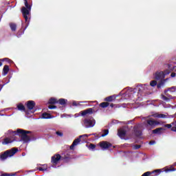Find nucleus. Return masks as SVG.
Segmentation results:
<instances>
[{
  "label": "nucleus",
  "instance_id": "dca6fc26",
  "mask_svg": "<svg viewBox=\"0 0 176 176\" xmlns=\"http://www.w3.org/2000/svg\"><path fill=\"white\" fill-rule=\"evenodd\" d=\"M87 113H93V109L90 108L87 110L81 111V116H86Z\"/></svg>",
  "mask_w": 176,
  "mask_h": 176
},
{
  "label": "nucleus",
  "instance_id": "39448f33",
  "mask_svg": "<svg viewBox=\"0 0 176 176\" xmlns=\"http://www.w3.org/2000/svg\"><path fill=\"white\" fill-rule=\"evenodd\" d=\"M148 117L145 118L146 123V127H150L151 129H155L157 124H159V122H157L156 120L150 118L148 119Z\"/></svg>",
  "mask_w": 176,
  "mask_h": 176
},
{
  "label": "nucleus",
  "instance_id": "c03bdc74",
  "mask_svg": "<svg viewBox=\"0 0 176 176\" xmlns=\"http://www.w3.org/2000/svg\"><path fill=\"white\" fill-rule=\"evenodd\" d=\"M170 171H175V168H173V169H168L167 170H166V173H168V172H170Z\"/></svg>",
  "mask_w": 176,
  "mask_h": 176
},
{
  "label": "nucleus",
  "instance_id": "423d86ee",
  "mask_svg": "<svg viewBox=\"0 0 176 176\" xmlns=\"http://www.w3.org/2000/svg\"><path fill=\"white\" fill-rule=\"evenodd\" d=\"M137 89L140 93H146V90H149V85L148 84L140 85L137 87Z\"/></svg>",
  "mask_w": 176,
  "mask_h": 176
},
{
  "label": "nucleus",
  "instance_id": "864d4df0",
  "mask_svg": "<svg viewBox=\"0 0 176 176\" xmlns=\"http://www.w3.org/2000/svg\"><path fill=\"white\" fill-rule=\"evenodd\" d=\"M21 36V34L18 33V36H17L19 37V36Z\"/></svg>",
  "mask_w": 176,
  "mask_h": 176
},
{
  "label": "nucleus",
  "instance_id": "4be33fe9",
  "mask_svg": "<svg viewBox=\"0 0 176 176\" xmlns=\"http://www.w3.org/2000/svg\"><path fill=\"white\" fill-rule=\"evenodd\" d=\"M67 100L64 99V98H60L59 99V100L58 101V102H59V104L60 105H65V104H67Z\"/></svg>",
  "mask_w": 176,
  "mask_h": 176
},
{
  "label": "nucleus",
  "instance_id": "f3484780",
  "mask_svg": "<svg viewBox=\"0 0 176 176\" xmlns=\"http://www.w3.org/2000/svg\"><path fill=\"white\" fill-rule=\"evenodd\" d=\"M135 93V89H133V88H131L129 91L126 92L127 96L130 97V98H133V94Z\"/></svg>",
  "mask_w": 176,
  "mask_h": 176
},
{
  "label": "nucleus",
  "instance_id": "4c0bfd02",
  "mask_svg": "<svg viewBox=\"0 0 176 176\" xmlns=\"http://www.w3.org/2000/svg\"><path fill=\"white\" fill-rule=\"evenodd\" d=\"M9 82H10V80L3 85H0V91L2 90V88L3 87V86H5V85H7V83H9Z\"/></svg>",
  "mask_w": 176,
  "mask_h": 176
},
{
  "label": "nucleus",
  "instance_id": "8fccbe9b",
  "mask_svg": "<svg viewBox=\"0 0 176 176\" xmlns=\"http://www.w3.org/2000/svg\"><path fill=\"white\" fill-rule=\"evenodd\" d=\"M110 107H111V108H113V107H115V104H110Z\"/></svg>",
  "mask_w": 176,
  "mask_h": 176
},
{
  "label": "nucleus",
  "instance_id": "4468645a",
  "mask_svg": "<svg viewBox=\"0 0 176 176\" xmlns=\"http://www.w3.org/2000/svg\"><path fill=\"white\" fill-rule=\"evenodd\" d=\"M80 142V138H77L76 139L72 144L70 146V149H74V148H75V146H76V145H79V143Z\"/></svg>",
  "mask_w": 176,
  "mask_h": 176
},
{
  "label": "nucleus",
  "instance_id": "0eeeda50",
  "mask_svg": "<svg viewBox=\"0 0 176 176\" xmlns=\"http://www.w3.org/2000/svg\"><path fill=\"white\" fill-rule=\"evenodd\" d=\"M166 76V74L163 72H157L154 74V78L156 79V80H160V79H164V77Z\"/></svg>",
  "mask_w": 176,
  "mask_h": 176
},
{
  "label": "nucleus",
  "instance_id": "5701e85b",
  "mask_svg": "<svg viewBox=\"0 0 176 176\" xmlns=\"http://www.w3.org/2000/svg\"><path fill=\"white\" fill-rule=\"evenodd\" d=\"M109 106V103L107 102H103L100 104V107H101V108H107Z\"/></svg>",
  "mask_w": 176,
  "mask_h": 176
},
{
  "label": "nucleus",
  "instance_id": "e433bc0d",
  "mask_svg": "<svg viewBox=\"0 0 176 176\" xmlns=\"http://www.w3.org/2000/svg\"><path fill=\"white\" fill-rule=\"evenodd\" d=\"M49 109H56V108H57V107L54 106V105H50L48 107Z\"/></svg>",
  "mask_w": 176,
  "mask_h": 176
},
{
  "label": "nucleus",
  "instance_id": "c9c22d12",
  "mask_svg": "<svg viewBox=\"0 0 176 176\" xmlns=\"http://www.w3.org/2000/svg\"><path fill=\"white\" fill-rule=\"evenodd\" d=\"M165 127H167V129H171L173 127V123L166 124Z\"/></svg>",
  "mask_w": 176,
  "mask_h": 176
},
{
  "label": "nucleus",
  "instance_id": "79ce46f5",
  "mask_svg": "<svg viewBox=\"0 0 176 176\" xmlns=\"http://www.w3.org/2000/svg\"><path fill=\"white\" fill-rule=\"evenodd\" d=\"M156 144V142H155V141H151L150 142H149V144L150 145H155Z\"/></svg>",
  "mask_w": 176,
  "mask_h": 176
},
{
  "label": "nucleus",
  "instance_id": "a211bd4d",
  "mask_svg": "<svg viewBox=\"0 0 176 176\" xmlns=\"http://www.w3.org/2000/svg\"><path fill=\"white\" fill-rule=\"evenodd\" d=\"M167 80H168V78L164 79V80H161L160 83L157 85V87L158 89H160V87H162V86H164V83H166V82H167Z\"/></svg>",
  "mask_w": 176,
  "mask_h": 176
},
{
  "label": "nucleus",
  "instance_id": "ea45409f",
  "mask_svg": "<svg viewBox=\"0 0 176 176\" xmlns=\"http://www.w3.org/2000/svg\"><path fill=\"white\" fill-rule=\"evenodd\" d=\"M16 174L9 175L8 173L2 174L1 176H14Z\"/></svg>",
  "mask_w": 176,
  "mask_h": 176
},
{
  "label": "nucleus",
  "instance_id": "c85d7f7f",
  "mask_svg": "<svg viewBox=\"0 0 176 176\" xmlns=\"http://www.w3.org/2000/svg\"><path fill=\"white\" fill-rule=\"evenodd\" d=\"M162 98L164 100V101H166V102H169L170 98H168V96H165L164 95H162Z\"/></svg>",
  "mask_w": 176,
  "mask_h": 176
},
{
  "label": "nucleus",
  "instance_id": "37998d69",
  "mask_svg": "<svg viewBox=\"0 0 176 176\" xmlns=\"http://www.w3.org/2000/svg\"><path fill=\"white\" fill-rule=\"evenodd\" d=\"M72 105H74V107H78V103L76 102V101H74Z\"/></svg>",
  "mask_w": 176,
  "mask_h": 176
},
{
  "label": "nucleus",
  "instance_id": "1a4fd4ad",
  "mask_svg": "<svg viewBox=\"0 0 176 176\" xmlns=\"http://www.w3.org/2000/svg\"><path fill=\"white\" fill-rule=\"evenodd\" d=\"M61 155L59 154L55 155L52 157V163L53 164H57L60 160H61Z\"/></svg>",
  "mask_w": 176,
  "mask_h": 176
},
{
  "label": "nucleus",
  "instance_id": "72a5a7b5",
  "mask_svg": "<svg viewBox=\"0 0 176 176\" xmlns=\"http://www.w3.org/2000/svg\"><path fill=\"white\" fill-rule=\"evenodd\" d=\"M1 61H7L8 63H12V60L8 58H3V59H1Z\"/></svg>",
  "mask_w": 176,
  "mask_h": 176
},
{
  "label": "nucleus",
  "instance_id": "6e6d98bb",
  "mask_svg": "<svg viewBox=\"0 0 176 176\" xmlns=\"http://www.w3.org/2000/svg\"><path fill=\"white\" fill-rule=\"evenodd\" d=\"M23 156H25V154H23Z\"/></svg>",
  "mask_w": 176,
  "mask_h": 176
},
{
  "label": "nucleus",
  "instance_id": "9d476101",
  "mask_svg": "<svg viewBox=\"0 0 176 176\" xmlns=\"http://www.w3.org/2000/svg\"><path fill=\"white\" fill-rule=\"evenodd\" d=\"M118 135L120 138L124 140V137H126V129H124V128H120L118 130Z\"/></svg>",
  "mask_w": 176,
  "mask_h": 176
},
{
  "label": "nucleus",
  "instance_id": "6e6552de",
  "mask_svg": "<svg viewBox=\"0 0 176 176\" xmlns=\"http://www.w3.org/2000/svg\"><path fill=\"white\" fill-rule=\"evenodd\" d=\"M141 127H142V124H139L134 127V132L136 135H141L142 134V132L141 131V130H142V128Z\"/></svg>",
  "mask_w": 176,
  "mask_h": 176
},
{
  "label": "nucleus",
  "instance_id": "7ed1b4c3",
  "mask_svg": "<svg viewBox=\"0 0 176 176\" xmlns=\"http://www.w3.org/2000/svg\"><path fill=\"white\" fill-rule=\"evenodd\" d=\"M17 152H19V149L16 148H12L10 150H7L0 155V159L2 162H3L4 160H6L8 157H12V156H14Z\"/></svg>",
  "mask_w": 176,
  "mask_h": 176
},
{
  "label": "nucleus",
  "instance_id": "412c9836",
  "mask_svg": "<svg viewBox=\"0 0 176 176\" xmlns=\"http://www.w3.org/2000/svg\"><path fill=\"white\" fill-rule=\"evenodd\" d=\"M17 108L19 111H25V107H24V104L21 103L17 104Z\"/></svg>",
  "mask_w": 176,
  "mask_h": 176
},
{
  "label": "nucleus",
  "instance_id": "3c124183",
  "mask_svg": "<svg viewBox=\"0 0 176 176\" xmlns=\"http://www.w3.org/2000/svg\"><path fill=\"white\" fill-rule=\"evenodd\" d=\"M2 60L0 59V67H2Z\"/></svg>",
  "mask_w": 176,
  "mask_h": 176
},
{
  "label": "nucleus",
  "instance_id": "f03ea898",
  "mask_svg": "<svg viewBox=\"0 0 176 176\" xmlns=\"http://www.w3.org/2000/svg\"><path fill=\"white\" fill-rule=\"evenodd\" d=\"M24 1H25L24 3L25 7L22 8L21 12H22L23 16L25 19L26 26L23 30V32H22V34H24V31L27 30V27H28V25L30 24V20L28 19V16H30V12H31V8H32V6L28 5V0H24Z\"/></svg>",
  "mask_w": 176,
  "mask_h": 176
},
{
  "label": "nucleus",
  "instance_id": "9b49d317",
  "mask_svg": "<svg viewBox=\"0 0 176 176\" xmlns=\"http://www.w3.org/2000/svg\"><path fill=\"white\" fill-rule=\"evenodd\" d=\"M100 146L103 151H105V149H108L111 146V144L108 143V142H102L100 143Z\"/></svg>",
  "mask_w": 176,
  "mask_h": 176
},
{
  "label": "nucleus",
  "instance_id": "5fc2aeb1",
  "mask_svg": "<svg viewBox=\"0 0 176 176\" xmlns=\"http://www.w3.org/2000/svg\"><path fill=\"white\" fill-rule=\"evenodd\" d=\"M0 116H3V114H0Z\"/></svg>",
  "mask_w": 176,
  "mask_h": 176
},
{
  "label": "nucleus",
  "instance_id": "4d7b16f0",
  "mask_svg": "<svg viewBox=\"0 0 176 176\" xmlns=\"http://www.w3.org/2000/svg\"><path fill=\"white\" fill-rule=\"evenodd\" d=\"M52 167L56 168V166H52Z\"/></svg>",
  "mask_w": 176,
  "mask_h": 176
},
{
  "label": "nucleus",
  "instance_id": "c756f323",
  "mask_svg": "<svg viewBox=\"0 0 176 176\" xmlns=\"http://www.w3.org/2000/svg\"><path fill=\"white\" fill-rule=\"evenodd\" d=\"M172 131H176V121L172 123V128H171Z\"/></svg>",
  "mask_w": 176,
  "mask_h": 176
},
{
  "label": "nucleus",
  "instance_id": "ddd939ff",
  "mask_svg": "<svg viewBox=\"0 0 176 176\" xmlns=\"http://www.w3.org/2000/svg\"><path fill=\"white\" fill-rule=\"evenodd\" d=\"M40 119H53V116L47 113H43L41 116L40 117Z\"/></svg>",
  "mask_w": 176,
  "mask_h": 176
},
{
  "label": "nucleus",
  "instance_id": "bb28decb",
  "mask_svg": "<svg viewBox=\"0 0 176 176\" xmlns=\"http://www.w3.org/2000/svg\"><path fill=\"white\" fill-rule=\"evenodd\" d=\"M156 85H157V82L156 80H151L150 82V86H151V87H155V86H156Z\"/></svg>",
  "mask_w": 176,
  "mask_h": 176
},
{
  "label": "nucleus",
  "instance_id": "f8f14e48",
  "mask_svg": "<svg viewBox=\"0 0 176 176\" xmlns=\"http://www.w3.org/2000/svg\"><path fill=\"white\" fill-rule=\"evenodd\" d=\"M26 106L28 109H34V107H35V102H34V100H29L28 101Z\"/></svg>",
  "mask_w": 176,
  "mask_h": 176
},
{
  "label": "nucleus",
  "instance_id": "09e8293b",
  "mask_svg": "<svg viewBox=\"0 0 176 176\" xmlns=\"http://www.w3.org/2000/svg\"><path fill=\"white\" fill-rule=\"evenodd\" d=\"M170 104H168L166 107V106H164V108H170Z\"/></svg>",
  "mask_w": 176,
  "mask_h": 176
},
{
  "label": "nucleus",
  "instance_id": "20e7f679",
  "mask_svg": "<svg viewBox=\"0 0 176 176\" xmlns=\"http://www.w3.org/2000/svg\"><path fill=\"white\" fill-rule=\"evenodd\" d=\"M82 126L86 129H90L96 126V120L94 118H87L83 120Z\"/></svg>",
  "mask_w": 176,
  "mask_h": 176
},
{
  "label": "nucleus",
  "instance_id": "7c9ffc66",
  "mask_svg": "<svg viewBox=\"0 0 176 176\" xmlns=\"http://www.w3.org/2000/svg\"><path fill=\"white\" fill-rule=\"evenodd\" d=\"M103 134H102L101 137H105L106 135H108V134L109 133V131L108 129H105L103 131Z\"/></svg>",
  "mask_w": 176,
  "mask_h": 176
},
{
  "label": "nucleus",
  "instance_id": "a19ab883",
  "mask_svg": "<svg viewBox=\"0 0 176 176\" xmlns=\"http://www.w3.org/2000/svg\"><path fill=\"white\" fill-rule=\"evenodd\" d=\"M82 137H90V135L85 134V135H80V138H82Z\"/></svg>",
  "mask_w": 176,
  "mask_h": 176
},
{
  "label": "nucleus",
  "instance_id": "a18cd8bd",
  "mask_svg": "<svg viewBox=\"0 0 176 176\" xmlns=\"http://www.w3.org/2000/svg\"><path fill=\"white\" fill-rule=\"evenodd\" d=\"M175 73H172L171 74H170V76H171V78H175Z\"/></svg>",
  "mask_w": 176,
  "mask_h": 176
},
{
  "label": "nucleus",
  "instance_id": "58836bf2",
  "mask_svg": "<svg viewBox=\"0 0 176 176\" xmlns=\"http://www.w3.org/2000/svg\"><path fill=\"white\" fill-rule=\"evenodd\" d=\"M56 135H58L59 137H63V134L62 132L57 131Z\"/></svg>",
  "mask_w": 176,
  "mask_h": 176
},
{
  "label": "nucleus",
  "instance_id": "de8ad7c7",
  "mask_svg": "<svg viewBox=\"0 0 176 176\" xmlns=\"http://www.w3.org/2000/svg\"><path fill=\"white\" fill-rule=\"evenodd\" d=\"M87 101L79 102L78 104H86Z\"/></svg>",
  "mask_w": 176,
  "mask_h": 176
},
{
  "label": "nucleus",
  "instance_id": "b1692460",
  "mask_svg": "<svg viewBox=\"0 0 176 176\" xmlns=\"http://www.w3.org/2000/svg\"><path fill=\"white\" fill-rule=\"evenodd\" d=\"M38 170L39 171H47V165H43V167H39Z\"/></svg>",
  "mask_w": 176,
  "mask_h": 176
},
{
  "label": "nucleus",
  "instance_id": "49530a36",
  "mask_svg": "<svg viewBox=\"0 0 176 176\" xmlns=\"http://www.w3.org/2000/svg\"><path fill=\"white\" fill-rule=\"evenodd\" d=\"M79 116H80V114H79V113H76L74 115V118H79Z\"/></svg>",
  "mask_w": 176,
  "mask_h": 176
},
{
  "label": "nucleus",
  "instance_id": "aec40b11",
  "mask_svg": "<svg viewBox=\"0 0 176 176\" xmlns=\"http://www.w3.org/2000/svg\"><path fill=\"white\" fill-rule=\"evenodd\" d=\"M10 27L11 28V31H16V30H17V25H16V23H10Z\"/></svg>",
  "mask_w": 176,
  "mask_h": 176
},
{
  "label": "nucleus",
  "instance_id": "2eb2a0df",
  "mask_svg": "<svg viewBox=\"0 0 176 176\" xmlns=\"http://www.w3.org/2000/svg\"><path fill=\"white\" fill-rule=\"evenodd\" d=\"M9 71H10L9 66L6 65H4L3 72H2L3 76H6V75H8V74L9 73Z\"/></svg>",
  "mask_w": 176,
  "mask_h": 176
},
{
  "label": "nucleus",
  "instance_id": "f257e3e1",
  "mask_svg": "<svg viewBox=\"0 0 176 176\" xmlns=\"http://www.w3.org/2000/svg\"><path fill=\"white\" fill-rule=\"evenodd\" d=\"M8 133V136L2 142L3 145H8L9 144H12V142H14V141H16L14 135H20L21 140L24 142V144H27L31 141V138L27 135L30 133V131H24L23 129H17L14 131L10 130Z\"/></svg>",
  "mask_w": 176,
  "mask_h": 176
},
{
  "label": "nucleus",
  "instance_id": "13d9d810",
  "mask_svg": "<svg viewBox=\"0 0 176 176\" xmlns=\"http://www.w3.org/2000/svg\"><path fill=\"white\" fill-rule=\"evenodd\" d=\"M0 21H1V18H0Z\"/></svg>",
  "mask_w": 176,
  "mask_h": 176
},
{
  "label": "nucleus",
  "instance_id": "6ab92c4d",
  "mask_svg": "<svg viewBox=\"0 0 176 176\" xmlns=\"http://www.w3.org/2000/svg\"><path fill=\"white\" fill-rule=\"evenodd\" d=\"M115 98H116L115 96H111L107 97L104 99V101H107L109 102H112V101H114Z\"/></svg>",
  "mask_w": 176,
  "mask_h": 176
},
{
  "label": "nucleus",
  "instance_id": "393cba45",
  "mask_svg": "<svg viewBox=\"0 0 176 176\" xmlns=\"http://www.w3.org/2000/svg\"><path fill=\"white\" fill-rule=\"evenodd\" d=\"M57 102H58V101L54 98H52L49 100V104H57Z\"/></svg>",
  "mask_w": 176,
  "mask_h": 176
},
{
  "label": "nucleus",
  "instance_id": "2f4dec72",
  "mask_svg": "<svg viewBox=\"0 0 176 176\" xmlns=\"http://www.w3.org/2000/svg\"><path fill=\"white\" fill-rule=\"evenodd\" d=\"M96 148V145L91 144L89 146V149H90V151H94V149Z\"/></svg>",
  "mask_w": 176,
  "mask_h": 176
},
{
  "label": "nucleus",
  "instance_id": "473e14b6",
  "mask_svg": "<svg viewBox=\"0 0 176 176\" xmlns=\"http://www.w3.org/2000/svg\"><path fill=\"white\" fill-rule=\"evenodd\" d=\"M140 148H141V145L140 144L133 145V149H140Z\"/></svg>",
  "mask_w": 176,
  "mask_h": 176
},
{
  "label": "nucleus",
  "instance_id": "f704fd0d",
  "mask_svg": "<svg viewBox=\"0 0 176 176\" xmlns=\"http://www.w3.org/2000/svg\"><path fill=\"white\" fill-rule=\"evenodd\" d=\"M166 96H167L168 98H169V101L170 100H174V98H176V97H173L171 95H168L167 94H166Z\"/></svg>",
  "mask_w": 176,
  "mask_h": 176
},
{
  "label": "nucleus",
  "instance_id": "cd10ccee",
  "mask_svg": "<svg viewBox=\"0 0 176 176\" xmlns=\"http://www.w3.org/2000/svg\"><path fill=\"white\" fill-rule=\"evenodd\" d=\"M162 130V128H157L156 129H154L153 131V134H160V131Z\"/></svg>",
  "mask_w": 176,
  "mask_h": 176
},
{
  "label": "nucleus",
  "instance_id": "a878e982",
  "mask_svg": "<svg viewBox=\"0 0 176 176\" xmlns=\"http://www.w3.org/2000/svg\"><path fill=\"white\" fill-rule=\"evenodd\" d=\"M176 90V87H172L170 88H169L168 89L164 91L165 94L166 93H167V91H170L171 93H174V91H175Z\"/></svg>",
  "mask_w": 176,
  "mask_h": 176
},
{
  "label": "nucleus",
  "instance_id": "603ef678",
  "mask_svg": "<svg viewBox=\"0 0 176 176\" xmlns=\"http://www.w3.org/2000/svg\"><path fill=\"white\" fill-rule=\"evenodd\" d=\"M67 159H68V157H64V160H67Z\"/></svg>",
  "mask_w": 176,
  "mask_h": 176
}]
</instances>
